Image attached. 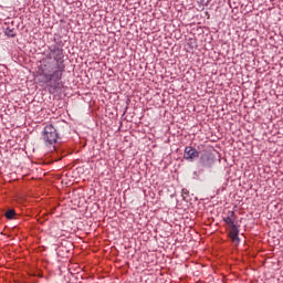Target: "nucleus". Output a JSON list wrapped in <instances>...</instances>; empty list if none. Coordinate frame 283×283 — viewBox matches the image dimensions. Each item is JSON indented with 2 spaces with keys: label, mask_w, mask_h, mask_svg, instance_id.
Here are the masks:
<instances>
[{
  "label": "nucleus",
  "mask_w": 283,
  "mask_h": 283,
  "mask_svg": "<svg viewBox=\"0 0 283 283\" xmlns=\"http://www.w3.org/2000/svg\"><path fill=\"white\" fill-rule=\"evenodd\" d=\"M181 196H182L184 200H187V198H189V190L187 188H184L181 190Z\"/></svg>",
  "instance_id": "nucleus-10"
},
{
  "label": "nucleus",
  "mask_w": 283,
  "mask_h": 283,
  "mask_svg": "<svg viewBox=\"0 0 283 283\" xmlns=\"http://www.w3.org/2000/svg\"><path fill=\"white\" fill-rule=\"evenodd\" d=\"M46 81H61L63 67L57 62H48L42 70Z\"/></svg>",
  "instance_id": "nucleus-2"
},
{
  "label": "nucleus",
  "mask_w": 283,
  "mask_h": 283,
  "mask_svg": "<svg viewBox=\"0 0 283 283\" xmlns=\"http://www.w3.org/2000/svg\"><path fill=\"white\" fill-rule=\"evenodd\" d=\"M207 160H209V155H207V154L201 155V157H200V164H201L203 167L207 166Z\"/></svg>",
  "instance_id": "nucleus-9"
},
{
  "label": "nucleus",
  "mask_w": 283,
  "mask_h": 283,
  "mask_svg": "<svg viewBox=\"0 0 283 283\" xmlns=\"http://www.w3.org/2000/svg\"><path fill=\"white\" fill-rule=\"evenodd\" d=\"M42 138L46 147H52V149H56L55 144L61 140V133H59V128L52 124H49L44 127L42 132Z\"/></svg>",
  "instance_id": "nucleus-1"
},
{
  "label": "nucleus",
  "mask_w": 283,
  "mask_h": 283,
  "mask_svg": "<svg viewBox=\"0 0 283 283\" xmlns=\"http://www.w3.org/2000/svg\"><path fill=\"white\" fill-rule=\"evenodd\" d=\"M46 83H49L50 94H55V92H59V90H61L62 87L59 81H46Z\"/></svg>",
  "instance_id": "nucleus-7"
},
{
  "label": "nucleus",
  "mask_w": 283,
  "mask_h": 283,
  "mask_svg": "<svg viewBox=\"0 0 283 283\" xmlns=\"http://www.w3.org/2000/svg\"><path fill=\"white\" fill-rule=\"evenodd\" d=\"M48 59L50 60V63H57V65H61V63H63V49L52 46L49 51Z\"/></svg>",
  "instance_id": "nucleus-3"
},
{
  "label": "nucleus",
  "mask_w": 283,
  "mask_h": 283,
  "mask_svg": "<svg viewBox=\"0 0 283 283\" xmlns=\"http://www.w3.org/2000/svg\"><path fill=\"white\" fill-rule=\"evenodd\" d=\"M229 231V238L232 240V242H235L237 244H240V229L238 226H231Z\"/></svg>",
  "instance_id": "nucleus-5"
},
{
  "label": "nucleus",
  "mask_w": 283,
  "mask_h": 283,
  "mask_svg": "<svg viewBox=\"0 0 283 283\" xmlns=\"http://www.w3.org/2000/svg\"><path fill=\"white\" fill-rule=\"evenodd\" d=\"M235 212L233 211H229L228 216L226 218H223V221L226 222V224H228V227H235Z\"/></svg>",
  "instance_id": "nucleus-6"
},
{
  "label": "nucleus",
  "mask_w": 283,
  "mask_h": 283,
  "mask_svg": "<svg viewBox=\"0 0 283 283\" xmlns=\"http://www.w3.org/2000/svg\"><path fill=\"white\" fill-rule=\"evenodd\" d=\"M199 156L200 153L196 150V148L189 146L185 148L184 158L186 160H190L191 163H193V160H196V158H199Z\"/></svg>",
  "instance_id": "nucleus-4"
},
{
  "label": "nucleus",
  "mask_w": 283,
  "mask_h": 283,
  "mask_svg": "<svg viewBox=\"0 0 283 283\" xmlns=\"http://www.w3.org/2000/svg\"><path fill=\"white\" fill-rule=\"evenodd\" d=\"M4 216H6V219H7V220H12V218H14V217L17 216V212H15L13 209H11V210H8V211L4 213Z\"/></svg>",
  "instance_id": "nucleus-8"
},
{
  "label": "nucleus",
  "mask_w": 283,
  "mask_h": 283,
  "mask_svg": "<svg viewBox=\"0 0 283 283\" xmlns=\"http://www.w3.org/2000/svg\"><path fill=\"white\" fill-rule=\"evenodd\" d=\"M7 36L14 38L17 36V33H14V30L7 29L6 31Z\"/></svg>",
  "instance_id": "nucleus-11"
}]
</instances>
